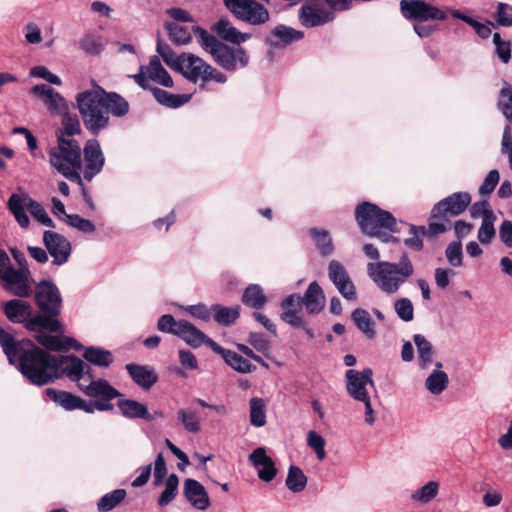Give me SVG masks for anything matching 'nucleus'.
Masks as SVG:
<instances>
[{"instance_id": "obj_1", "label": "nucleus", "mask_w": 512, "mask_h": 512, "mask_svg": "<svg viewBox=\"0 0 512 512\" xmlns=\"http://www.w3.org/2000/svg\"><path fill=\"white\" fill-rule=\"evenodd\" d=\"M0 345L9 363L16 365L32 384L45 385L65 374L79 383L86 382V364L75 356H53L30 341H15L0 328Z\"/></svg>"}, {"instance_id": "obj_2", "label": "nucleus", "mask_w": 512, "mask_h": 512, "mask_svg": "<svg viewBox=\"0 0 512 512\" xmlns=\"http://www.w3.org/2000/svg\"><path fill=\"white\" fill-rule=\"evenodd\" d=\"M3 312L7 319L13 323H23L30 330L37 332V341L47 349L54 351L79 349L77 341L70 337L60 338L49 335L44 330L54 333H63V325L57 319L46 317L40 313H33L28 302L20 299H11L3 304Z\"/></svg>"}, {"instance_id": "obj_3", "label": "nucleus", "mask_w": 512, "mask_h": 512, "mask_svg": "<svg viewBox=\"0 0 512 512\" xmlns=\"http://www.w3.org/2000/svg\"><path fill=\"white\" fill-rule=\"evenodd\" d=\"M76 104L85 128L93 135H98L109 126L110 114L122 117L129 111V104L122 96L106 92L99 85L78 93Z\"/></svg>"}, {"instance_id": "obj_4", "label": "nucleus", "mask_w": 512, "mask_h": 512, "mask_svg": "<svg viewBox=\"0 0 512 512\" xmlns=\"http://www.w3.org/2000/svg\"><path fill=\"white\" fill-rule=\"evenodd\" d=\"M367 274L382 292L393 295L414 274V265L407 253H403L397 263L389 261L368 263Z\"/></svg>"}, {"instance_id": "obj_5", "label": "nucleus", "mask_w": 512, "mask_h": 512, "mask_svg": "<svg viewBox=\"0 0 512 512\" xmlns=\"http://www.w3.org/2000/svg\"><path fill=\"white\" fill-rule=\"evenodd\" d=\"M48 156L52 168L71 182L83 187L81 148L75 139L58 135L57 145L49 150Z\"/></svg>"}, {"instance_id": "obj_6", "label": "nucleus", "mask_w": 512, "mask_h": 512, "mask_svg": "<svg viewBox=\"0 0 512 512\" xmlns=\"http://www.w3.org/2000/svg\"><path fill=\"white\" fill-rule=\"evenodd\" d=\"M356 221L361 231L383 242L396 241L390 233L395 232L396 219L375 204L364 202L356 208Z\"/></svg>"}, {"instance_id": "obj_7", "label": "nucleus", "mask_w": 512, "mask_h": 512, "mask_svg": "<svg viewBox=\"0 0 512 512\" xmlns=\"http://www.w3.org/2000/svg\"><path fill=\"white\" fill-rule=\"evenodd\" d=\"M193 32L199 38L202 49L211 54L214 61L224 69L232 71L248 64L249 58L242 47L231 48L199 26L193 27Z\"/></svg>"}, {"instance_id": "obj_8", "label": "nucleus", "mask_w": 512, "mask_h": 512, "mask_svg": "<svg viewBox=\"0 0 512 512\" xmlns=\"http://www.w3.org/2000/svg\"><path fill=\"white\" fill-rule=\"evenodd\" d=\"M7 206L21 228H28L30 224L26 209L40 224L49 228L55 227L53 220L44 207L39 202L33 200L27 193L12 194L8 199Z\"/></svg>"}, {"instance_id": "obj_9", "label": "nucleus", "mask_w": 512, "mask_h": 512, "mask_svg": "<svg viewBox=\"0 0 512 512\" xmlns=\"http://www.w3.org/2000/svg\"><path fill=\"white\" fill-rule=\"evenodd\" d=\"M223 2L237 19L251 25H262L270 19L268 9L256 0H223Z\"/></svg>"}, {"instance_id": "obj_10", "label": "nucleus", "mask_w": 512, "mask_h": 512, "mask_svg": "<svg viewBox=\"0 0 512 512\" xmlns=\"http://www.w3.org/2000/svg\"><path fill=\"white\" fill-rule=\"evenodd\" d=\"M35 302L42 315L56 319L61 312L62 298L57 286L49 280L40 281L34 290Z\"/></svg>"}, {"instance_id": "obj_11", "label": "nucleus", "mask_w": 512, "mask_h": 512, "mask_svg": "<svg viewBox=\"0 0 512 512\" xmlns=\"http://www.w3.org/2000/svg\"><path fill=\"white\" fill-rule=\"evenodd\" d=\"M79 388L89 397L97 398L98 400L87 403L93 405V412L97 409L99 411H109L113 409L111 400L120 396V393L113 388L108 381L99 379L91 380L89 383H79Z\"/></svg>"}, {"instance_id": "obj_12", "label": "nucleus", "mask_w": 512, "mask_h": 512, "mask_svg": "<svg viewBox=\"0 0 512 512\" xmlns=\"http://www.w3.org/2000/svg\"><path fill=\"white\" fill-rule=\"evenodd\" d=\"M400 8L405 18L417 22L445 20L447 17L446 11L423 0H402L400 2Z\"/></svg>"}, {"instance_id": "obj_13", "label": "nucleus", "mask_w": 512, "mask_h": 512, "mask_svg": "<svg viewBox=\"0 0 512 512\" xmlns=\"http://www.w3.org/2000/svg\"><path fill=\"white\" fill-rule=\"evenodd\" d=\"M1 281L3 288L14 296L26 298L33 293L30 268L16 269L12 266Z\"/></svg>"}, {"instance_id": "obj_14", "label": "nucleus", "mask_w": 512, "mask_h": 512, "mask_svg": "<svg viewBox=\"0 0 512 512\" xmlns=\"http://www.w3.org/2000/svg\"><path fill=\"white\" fill-rule=\"evenodd\" d=\"M471 203L468 192H455L434 205L431 218L446 219L462 214Z\"/></svg>"}, {"instance_id": "obj_15", "label": "nucleus", "mask_w": 512, "mask_h": 512, "mask_svg": "<svg viewBox=\"0 0 512 512\" xmlns=\"http://www.w3.org/2000/svg\"><path fill=\"white\" fill-rule=\"evenodd\" d=\"M372 375L373 373L370 368H366L363 371L348 370L345 373L348 395L358 402L371 398L368 388H374Z\"/></svg>"}, {"instance_id": "obj_16", "label": "nucleus", "mask_w": 512, "mask_h": 512, "mask_svg": "<svg viewBox=\"0 0 512 512\" xmlns=\"http://www.w3.org/2000/svg\"><path fill=\"white\" fill-rule=\"evenodd\" d=\"M135 82L143 89L150 88L147 83V79L154 81L155 83L164 86L172 87L173 80L169 73L162 66L158 56H152L149 60V64L141 66L138 74L132 76Z\"/></svg>"}, {"instance_id": "obj_17", "label": "nucleus", "mask_w": 512, "mask_h": 512, "mask_svg": "<svg viewBox=\"0 0 512 512\" xmlns=\"http://www.w3.org/2000/svg\"><path fill=\"white\" fill-rule=\"evenodd\" d=\"M42 240L49 256L52 257L53 265L61 266L68 261L72 246L65 236L52 230H46L43 232Z\"/></svg>"}, {"instance_id": "obj_18", "label": "nucleus", "mask_w": 512, "mask_h": 512, "mask_svg": "<svg viewBox=\"0 0 512 512\" xmlns=\"http://www.w3.org/2000/svg\"><path fill=\"white\" fill-rule=\"evenodd\" d=\"M329 280L335 285L338 292L346 300L356 299V288L346 268L337 260L330 261L328 265Z\"/></svg>"}, {"instance_id": "obj_19", "label": "nucleus", "mask_w": 512, "mask_h": 512, "mask_svg": "<svg viewBox=\"0 0 512 512\" xmlns=\"http://www.w3.org/2000/svg\"><path fill=\"white\" fill-rule=\"evenodd\" d=\"M84 178L88 181L101 172L105 158L100 144L96 139H90L84 146Z\"/></svg>"}, {"instance_id": "obj_20", "label": "nucleus", "mask_w": 512, "mask_h": 512, "mask_svg": "<svg viewBox=\"0 0 512 512\" xmlns=\"http://www.w3.org/2000/svg\"><path fill=\"white\" fill-rule=\"evenodd\" d=\"M209 64L192 53H182L180 60V72L186 79L196 83L199 80L204 82Z\"/></svg>"}, {"instance_id": "obj_21", "label": "nucleus", "mask_w": 512, "mask_h": 512, "mask_svg": "<svg viewBox=\"0 0 512 512\" xmlns=\"http://www.w3.org/2000/svg\"><path fill=\"white\" fill-rule=\"evenodd\" d=\"M31 93L43 101L51 114H61L67 109V103L60 93L46 84L35 85Z\"/></svg>"}, {"instance_id": "obj_22", "label": "nucleus", "mask_w": 512, "mask_h": 512, "mask_svg": "<svg viewBox=\"0 0 512 512\" xmlns=\"http://www.w3.org/2000/svg\"><path fill=\"white\" fill-rule=\"evenodd\" d=\"M333 18L334 14L331 10L320 8L316 3L304 4L299 14L301 24L307 28L323 25Z\"/></svg>"}, {"instance_id": "obj_23", "label": "nucleus", "mask_w": 512, "mask_h": 512, "mask_svg": "<svg viewBox=\"0 0 512 512\" xmlns=\"http://www.w3.org/2000/svg\"><path fill=\"white\" fill-rule=\"evenodd\" d=\"M249 461L257 469V475L262 481L270 482L275 478L277 469L274 461L267 455L263 447L256 448L249 455Z\"/></svg>"}, {"instance_id": "obj_24", "label": "nucleus", "mask_w": 512, "mask_h": 512, "mask_svg": "<svg viewBox=\"0 0 512 512\" xmlns=\"http://www.w3.org/2000/svg\"><path fill=\"white\" fill-rule=\"evenodd\" d=\"M183 495L196 509L206 510L210 506V499L205 487L195 479H185Z\"/></svg>"}, {"instance_id": "obj_25", "label": "nucleus", "mask_w": 512, "mask_h": 512, "mask_svg": "<svg viewBox=\"0 0 512 512\" xmlns=\"http://www.w3.org/2000/svg\"><path fill=\"white\" fill-rule=\"evenodd\" d=\"M46 394L49 399L60 405L65 410L81 409L86 413H93V405H88L86 401L72 393L48 388L46 389Z\"/></svg>"}, {"instance_id": "obj_26", "label": "nucleus", "mask_w": 512, "mask_h": 512, "mask_svg": "<svg viewBox=\"0 0 512 512\" xmlns=\"http://www.w3.org/2000/svg\"><path fill=\"white\" fill-rule=\"evenodd\" d=\"M209 347L217 354L221 355L227 365L239 373H250L256 369L248 360L234 351L227 350L217 344L215 341L209 342Z\"/></svg>"}, {"instance_id": "obj_27", "label": "nucleus", "mask_w": 512, "mask_h": 512, "mask_svg": "<svg viewBox=\"0 0 512 512\" xmlns=\"http://www.w3.org/2000/svg\"><path fill=\"white\" fill-rule=\"evenodd\" d=\"M282 313L280 314V319L289 324L292 327H300L303 325V318L299 314L301 310V301L299 294H291L287 296L281 302Z\"/></svg>"}, {"instance_id": "obj_28", "label": "nucleus", "mask_w": 512, "mask_h": 512, "mask_svg": "<svg viewBox=\"0 0 512 512\" xmlns=\"http://www.w3.org/2000/svg\"><path fill=\"white\" fill-rule=\"evenodd\" d=\"M301 306L304 305L306 310L311 314L321 312L325 306V295L320 285L314 281L309 284L304 295L301 297Z\"/></svg>"}, {"instance_id": "obj_29", "label": "nucleus", "mask_w": 512, "mask_h": 512, "mask_svg": "<svg viewBox=\"0 0 512 512\" xmlns=\"http://www.w3.org/2000/svg\"><path fill=\"white\" fill-rule=\"evenodd\" d=\"M214 31L224 41L241 44L250 38V34L241 33L229 19L220 18L214 25Z\"/></svg>"}, {"instance_id": "obj_30", "label": "nucleus", "mask_w": 512, "mask_h": 512, "mask_svg": "<svg viewBox=\"0 0 512 512\" xmlns=\"http://www.w3.org/2000/svg\"><path fill=\"white\" fill-rule=\"evenodd\" d=\"M303 36L304 34L301 31L285 25H279L271 31L267 37V42L273 47H282L302 39Z\"/></svg>"}, {"instance_id": "obj_31", "label": "nucleus", "mask_w": 512, "mask_h": 512, "mask_svg": "<svg viewBox=\"0 0 512 512\" xmlns=\"http://www.w3.org/2000/svg\"><path fill=\"white\" fill-rule=\"evenodd\" d=\"M125 368L133 381L145 390L151 388L158 379L155 371L148 366L127 364Z\"/></svg>"}, {"instance_id": "obj_32", "label": "nucleus", "mask_w": 512, "mask_h": 512, "mask_svg": "<svg viewBox=\"0 0 512 512\" xmlns=\"http://www.w3.org/2000/svg\"><path fill=\"white\" fill-rule=\"evenodd\" d=\"M121 414L129 419H143L151 422L154 416L150 415L147 406L135 400L123 399L117 402Z\"/></svg>"}, {"instance_id": "obj_33", "label": "nucleus", "mask_w": 512, "mask_h": 512, "mask_svg": "<svg viewBox=\"0 0 512 512\" xmlns=\"http://www.w3.org/2000/svg\"><path fill=\"white\" fill-rule=\"evenodd\" d=\"M180 330L177 334L182 340L193 348H198L202 344L209 347V342L213 341L208 338L202 331L197 329L193 324L184 320L183 324H180Z\"/></svg>"}, {"instance_id": "obj_34", "label": "nucleus", "mask_w": 512, "mask_h": 512, "mask_svg": "<svg viewBox=\"0 0 512 512\" xmlns=\"http://www.w3.org/2000/svg\"><path fill=\"white\" fill-rule=\"evenodd\" d=\"M442 367V363L437 362L435 369L425 380V387L432 395L441 394L448 386L449 378L447 373L442 370Z\"/></svg>"}, {"instance_id": "obj_35", "label": "nucleus", "mask_w": 512, "mask_h": 512, "mask_svg": "<svg viewBox=\"0 0 512 512\" xmlns=\"http://www.w3.org/2000/svg\"><path fill=\"white\" fill-rule=\"evenodd\" d=\"M156 101L166 107L169 108H178L185 103L189 102L191 95L186 94H172L166 90L160 89V88H148Z\"/></svg>"}, {"instance_id": "obj_36", "label": "nucleus", "mask_w": 512, "mask_h": 512, "mask_svg": "<svg viewBox=\"0 0 512 512\" xmlns=\"http://www.w3.org/2000/svg\"><path fill=\"white\" fill-rule=\"evenodd\" d=\"M177 422L187 432L196 434L201 430V418L191 408H181L177 411Z\"/></svg>"}, {"instance_id": "obj_37", "label": "nucleus", "mask_w": 512, "mask_h": 512, "mask_svg": "<svg viewBox=\"0 0 512 512\" xmlns=\"http://www.w3.org/2000/svg\"><path fill=\"white\" fill-rule=\"evenodd\" d=\"M413 341L417 348L419 366L421 369H427L433 360L432 344L421 334H415Z\"/></svg>"}, {"instance_id": "obj_38", "label": "nucleus", "mask_w": 512, "mask_h": 512, "mask_svg": "<svg viewBox=\"0 0 512 512\" xmlns=\"http://www.w3.org/2000/svg\"><path fill=\"white\" fill-rule=\"evenodd\" d=\"M267 297L263 289L258 284H250L244 290L242 295V303L255 310H259L265 306Z\"/></svg>"}, {"instance_id": "obj_39", "label": "nucleus", "mask_w": 512, "mask_h": 512, "mask_svg": "<svg viewBox=\"0 0 512 512\" xmlns=\"http://www.w3.org/2000/svg\"><path fill=\"white\" fill-rule=\"evenodd\" d=\"M351 318L355 323L356 327L368 338L373 339L376 335L374 322L369 312L362 308L355 309Z\"/></svg>"}, {"instance_id": "obj_40", "label": "nucleus", "mask_w": 512, "mask_h": 512, "mask_svg": "<svg viewBox=\"0 0 512 512\" xmlns=\"http://www.w3.org/2000/svg\"><path fill=\"white\" fill-rule=\"evenodd\" d=\"M307 476L304 472L295 465H291L288 469L285 484L287 488L293 493H301L307 486Z\"/></svg>"}, {"instance_id": "obj_41", "label": "nucleus", "mask_w": 512, "mask_h": 512, "mask_svg": "<svg viewBox=\"0 0 512 512\" xmlns=\"http://www.w3.org/2000/svg\"><path fill=\"white\" fill-rule=\"evenodd\" d=\"M215 321L221 325H230L235 322L240 315V307H222L220 305H213L211 307Z\"/></svg>"}, {"instance_id": "obj_42", "label": "nucleus", "mask_w": 512, "mask_h": 512, "mask_svg": "<svg viewBox=\"0 0 512 512\" xmlns=\"http://www.w3.org/2000/svg\"><path fill=\"white\" fill-rule=\"evenodd\" d=\"M83 357L91 364L100 367H108L113 361L110 351L97 347L86 348Z\"/></svg>"}, {"instance_id": "obj_43", "label": "nucleus", "mask_w": 512, "mask_h": 512, "mask_svg": "<svg viewBox=\"0 0 512 512\" xmlns=\"http://www.w3.org/2000/svg\"><path fill=\"white\" fill-rule=\"evenodd\" d=\"M439 492V483L429 481L411 494V499L421 504H427L432 501Z\"/></svg>"}, {"instance_id": "obj_44", "label": "nucleus", "mask_w": 512, "mask_h": 512, "mask_svg": "<svg viewBox=\"0 0 512 512\" xmlns=\"http://www.w3.org/2000/svg\"><path fill=\"white\" fill-rule=\"evenodd\" d=\"M179 478L176 474H171L165 482V488L158 498V505L165 507L170 504L178 494Z\"/></svg>"}, {"instance_id": "obj_45", "label": "nucleus", "mask_w": 512, "mask_h": 512, "mask_svg": "<svg viewBox=\"0 0 512 512\" xmlns=\"http://www.w3.org/2000/svg\"><path fill=\"white\" fill-rule=\"evenodd\" d=\"M165 29L168 32L169 39L176 45H186L192 39L189 30L176 23H165Z\"/></svg>"}, {"instance_id": "obj_46", "label": "nucleus", "mask_w": 512, "mask_h": 512, "mask_svg": "<svg viewBox=\"0 0 512 512\" xmlns=\"http://www.w3.org/2000/svg\"><path fill=\"white\" fill-rule=\"evenodd\" d=\"M498 108L503 116L512 124V86L507 82L499 93Z\"/></svg>"}, {"instance_id": "obj_47", "label": "nucleus", "mask_w": 512, "mask_h": 512, "mask_svg": "<svg viewBox=\"0 0 512 512\" xmlns=\"http://www.w3.org/2000/svg\"><path fill=\"white\" fill-rule=\"evenodd\" d=\"M250 422L255 427L266 424L265 403L263 399L254 397L250 399Z\"/></svg>"}, {"instance_id": "obj_48", "label": "nucleus", "mask_w": 512, "mask_h": 512, "mask_svg": "<svg viewBox=\"0 0 512 512\" xmlns=\"http://www.w3.org/2000/svg\"><path fill=\"white\" fill-rule=\"evenodd\" d=\"M311 237L314 239L315 244L322 255H329L333 252L332 239L326 230H319L312 228L309 231Z\"/></svg>"}, {"instance_id": "obj_49", "label": "nucleus", "mask_w": 512, "mask_h": 512, "mask_svg": "<svg viewBox=\"0 0 512 512\" xmlns=\"http://www.w3.org/2000/svg\"><path fill=\"white\" fill-rule=\"evenodd\" d=\"M80 47L90 55H98L104 49L106 44L105 40L99 36L94 34H87L80 39Z\"/></svg>"}, {"instance_id": "obj_50", "label": "nucleus", "mask_w": 512, "mask_h": 512, "mask_svg": "<svg viewBox=\"0 0 512 512\" xmlns=\"http://www.w3.org/2000/svg\"><path fill=\"white\" fill-rule=\"evenodd\" d=\"M452 16L457 19H460V20L464 21L465 23H467L468 25L472 26L474 28L475 32L481 38L486 39L492 33L491 26H494V24L491 21H487L486 23H480V22L474 20L473 18L460 13L459 11H453Z\"/></svg>"}, {"instance_id": "obj_51", "label": "nucleus", "mask_w": 512, "mask_h": 512, "mask_svg": "<svg viewBox=\"0 0 512 512\" xmlns=\"http://www.w3.org/2000/svg\"><path fill=\"white\" fill-rule=\"evenodd\" d=\"M126 491L124 489H116L110 493L105 494L97 503L99 511L107 512L112 510L121 501L124 500Z\"/></svg>"}, {"instance_id": "obj_52", "label": "nucleus", "mask_w": 512, "mask_h": 512, "mask_svg": "<svg viewBox=\"0 0 512 512\" xmlns=\"http://www.w3.org/2000/svg\"><path fill=\"white\" fill-rule=\"evenodd\" d=\"M496 221V215L491 217H486L482 220L481 225L479 227L477 238L478 241L483 245H488L495 238L496 230L494 228V223Z\"/></svg>"}, {"instance_id": "obj_53", "label": "nucleus", "mask_w": 512, "mask_h": 512, "mask_svg": "<svg viewBox=\"0 0 512 512\" xmlns=\"http://www.w3.org/2000/svg\"><path fill=\"white\" fill-rule=\"evenodd\" d=\"M61 124L62 128L58 135H63L65 138H71L81 132L80 121L76 115L63 112Z\"/></svg>"}, {"instance_id": "obj_54", "label": "nucleus", "mask_w": 512, "mask_h": 512, "mask_svg": "<svg viewBox=\"0 0 512 512\" xmlns=\"http://www.w3.org/2000/svg\"><path fill=\"white\" fill-rule=\"evenodd\" d=\"M156 51L161 55L164 62L172 69L178 71L180 67L181 54L176 56L173 50L160 38L157 40Z\"/></svg>"}, {"instance_id": "obj_55", "label": "nucleus", "mask_w": 512, "mask_h": 512, "mask_svg": "<svg viewBox=\"0 0 512 512\" xmlns=\"http://www.w3.org/2000/svg\"><path fill=\"white\" fill-rule=\"evenodd\" d=\"M397 316L404 322H410L414 318V306L410 299L400 298L394 303Z\"/></svg>"}, {"instance_id": "obj_56", "label": "nucleus", "mask_w": 512, "mask_h": 512, "mask_svg": "<svg viewBox=\"0 0 512 512\" xmlns=\"http://www.w3.org/2000/svg\"><path fill=\"white\" fill-rule=\"evenodd\" d=\"M307 444L316 453L317 459L323 461L326 457L325 439L316 431H309L307 433Z\"/></svg>"}, {"instance_id": "obj_57", "label": "nucleus", "mask_w": 512, "mask_h": 512, "mask_svg": "<svg viewBox=\"0 0 512 512\" xmlns=\"http://www.w3.org/2000/svg\"><path fill=\"white\" fill-rule=\"evenodd\" d=\"M445 256L452 267H460L463 263L462 244L460 241H454L448 244L445 250Z\"/></svg>"}, {"instance_id": "obj_58", "label": "nucleus", "mask_w": 512, "mask_h": 512, "mask_svg": "<svg viewBox=\"0 0 512 512\" xmlns=\"http://www.w3.org/2000/svg\"><path fill=\"white\" fill-rule=\"evenodd\" d=\"M411 237L404 240V244L415 250L420 251L423 248V237L426 234V228L424 226H410Z\"/></svg>"}, {"instance_id": "obj_59", "label": "nucleus", "mask_w": 512, "mask_h": 512, "mask_svg": "<svg viewBox=\"0 0 512 512\" xmlns=\"http://www.w3.org/2000/svg\"><path fill=\"white\" fill-rule=\"evenodd\" d=\"M184 320L176 321L175 318L170 314L162 315L157 323L159 331L176 335L180 330V324H183Z\"/></svg>"}, {"instance_id": "obj_60", "label": "nucleus", "mask_w": 512, "mask_h": 512, "mask_svg": "<svg viewBox=\"0 0 512 512\" xmlns=\"http://www.w3.org/2000/svg\"><path fill=\"white\" fill-rule=\"evenodd\" d=\"M65 223L85 233H92L96 229L92 221L84 219L77 214H70V216H67Z\"/></svg>"}, {"instance_id": "obj_61", "label": "nucleus", "mask_w": 512, "mask_h": 512, "mask_svg": "<svg viewBox=\"0 0 512 512\" xmlns=\"http://www.w3.org/2000/svg\"><path fill=\"white\" fill-rule=\"evenodd\" d=\"M31 77H37L46 80L48 83L60 86L62 84L61 79L50 72L45 66H35L30 70Z\"/></svg>"}, {"instance_id": "obj_62", "label": "nucleus", "mask_w": 512, "mask_h": 512, "mask_svg": "<svg viewBox=\"0 0 512 512\" xmlns=\"http://www.w3.org/2000/svg\"><path fill=\"white\" fill-rule=\"evenodd\" d=\"M470 215L472 218L481 217V219L483 220L486 217L488 218V217L494 216L495 213L491 209L487 200H480V201L475 202L470 207Z\"/></svg>"}, {"instance_id": "obj_63", "label": "nucleus", "mask_w": 512, "mask_h": 512, "mask_svg": "<svg viewBox=\"0 0 512 512\" xmlns=\"http://www.w3.org/2000/svg\"><path fill=\"white\" fill-rule=\"evenodd\" d=\"M495 18L498 25L512 26V6L506 3H498Z\"/></svg>"}, {"instance_id": "obj_64", "label": "nucleus", "mask_w": 512, "mask_h": 512, "mask_svg": "<svg viewBox=\"0 0 512 512\" xmlns=\"http://www.w3.org/2000/svg\"><path fill=\"white\" fill-rule=\"evenodd\" d=\"M248 342L258 352L264 354L265 356H267L269 354V352H270V343L264 337V335H262L260 333L252 332V333L249 334Z\"/></svg>"}]
</instances>
